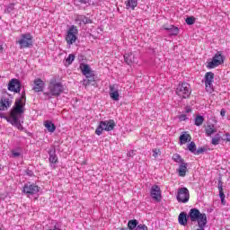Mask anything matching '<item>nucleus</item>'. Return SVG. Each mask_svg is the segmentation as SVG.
Listing matches in <instances>:
<instances>
[{"label": "nucleus", "instance_id": "29", "mask_svg": "<svg viewBox=\"0 0 230 230\" xmlns=\"http://www.w3.org/2000/svg\"><path fill=\"white\" fill-rule=\"evenodd\" d=\"M172 160L174 161V163H177L178 164H182V163H185L184 159L179 154H174L172 155Z\"/></svg>", "mask_w": 230, "mask_h": 230}, {"label": "nucleus", "instance_id": "16", "mask_svg": "<svg viewBox=\"0 0 230 230\" xmlns=\"http://www.w3.org/2000/svg\"><path fill=\"white\" fill-rule=\"evenodd\" d=\"M124 60L128 66H132V64H137V57L136 53L128 52L124 55Z\"/></svg>", "mask_w": 230, "mask_h": 230}, {"label": "nucleus", "instance_id": "45", "mask_svg": "<svg viewBox=\"0 0 230 230\" xmlns=\"http://www.w3.org/2000/svg\"><path fill=\"white\" fill-rule=\"evenodd\" d=\"M224 141H228L230 143V135L226 134V137L224 138Z\"/></svg>", "mask_w": 230, "mask_h": 230}, {"label": "nucleus", "instance_id": "15", "mask_svg": "<svg viewBox=\"0 0 230 230\" xmlns=\"http://www.w3.org/2000/svg\"><path fill=\"white\" fill-rule=\"evenodd\" d=\"M21 81L19 79H11L8 84V91H11L12 93H21Z\"/></svg>", "mask_w": 230, "mask_h": 230}, {"label": "nucleus", "instance_id": "25", "mask_svg": "<svg viewBox=\"0 0 230 230\" xmlns=\"http://www.w3.org/2000/svg\"><path fill=\"white\" fill-rule=\"evenodd\" d=\"M188 141H191V136L190 134L185 132L180 136V145H186Z\"/></svg>", "mask_w": 230, "mask_h": 230}, {"label": "nucleus", "instance_id": "1", "mask_svg": "<svg viewBox=\"0 0 230 230\" xmlns=\"http://www.w3.org/2000/svg\"><path fill=\"white\" fill-rule=\"evenodd\" d=\"M188 218L190 222H198L199 229H204L208 224V216L205 213H200L198 208H191L189 212Z\"/></svg>", "mask_w": 230, "mask_h": 230}, {"label": "nucleus", "instance_id": "41", "mask_svg": "<svg viewBox=\"0 0 230 230\" xmlns=\"http://www.w3.org/2000/svg\"><path fill=\"white\" fill-rule=\"evenodd\" d=\"M191 111H192L191 106H186L184 109L185 114H190V112H191Z\"/></svg>", "mask_w": 230, "mask_h": 230}, {"label": "nucleus", "instance_id": "5", "mask_svg": "<svg viewBox=\"0 0 230 230\" xmlns=\"http://www.w3.org/2000/svg\"><path fill=\"white\" fill-rule=\"evenodd\" d=\"M116 128V122L114 120L110 119V120H104L101 121L95 129V134L97 136H102L103 134V131L105 130L106 132H111Z\"/></svg>", "mask_w": 230, "mask_h": 230}, {"label": "nucleus", "instance_id": "7", "mask_svg": "<svg viewBox=\"0 0 230 230\" xmlns=\"http://www.w3.org/2000/svg\"><path fill=\"white\" fill-rule=\"evenodd\" d=\"M177 96L186 100L191 95V85L189 83H180L175 91Z\"/></svg>", "mask_w": 230, "mask_h": 230}, {"label": "nucleus", "instance_id": "13", "mask_svg": "<svg viewBox=\"0 0 230 230\" xmlns=\"http://www.w3.org/2000/svg\"><path fill=\"white\" fill-rule=\"evenodd\" d=\"M4 119L8 121V123H11L14 127H17V128H22V123L23 122L22 117L19 116H3Z\"/></svg>", "mask_w": 230, "mask_h": 230}, {"label": "nucleus", "instance_id": "37", "mask_svg": "<svg viewBox=\"0 0 230 230\" xmlns=\"http://www.w3.org/2000/svg\"><path fill=\"white\" fill-rule=\"evenodd\" d=\"M188 149L190 150V152L195 153V151L197 150V146L195 145V142H190L188 145Z\"/></svg>", "mask_w": 230, "mask_h": 230}, {"label": "nucleus", "instance_id": "14", "mask_svg": "<svg viewBox=\"0 0 230 230\" xmlns=\"http://www.w3.org/2000/svg\"><path fill=\"white\" fill-rule=\"evenodd\" d=\"M75 22L78 26H85V24H93V20L84 14H75Z\"/></svg>", "mask_w": 230, "mask_h": 230}, {"label": "nucleus", "instance_id": "6", "mask_svg": "<svg viewBox=\"0 0 230 230\" xmlns=\"http://www.w3.org/2000/svg\"><path fill=\"white\" fill-rule=\"evenodd\" d=\"M16 44L20 45V49L31 48L33 46V36L30 32L21 34L20 39L16 40Z\"/></svg>", "mask_w": 230, "mask_h": 230}, {"label": "nucleus", "instance_id": "9", "mask_svg": "<svg viewBox=\"0 0 230 230\" xmlns=\"http://www.w3.org/2000/svg\"><path fill=\"white\" fill-rule=\"evenodd\" d=\"M224 63V56L222 53L217 52L212 58L211 61L208 62L207 67L208 69H215V67H218V66H222Z\"/></svg>", "mask_w": 230, "mask_h": 230}, {"label": "nucleus", "instance_id": "2", "mask_svg": "<svg viewBox=\"0 0 230 230\" xmlns=\"http://www.w3.org/2000/svg\"><path fill=\"white\" fill-rule=\"evenodd\" d=\"M49 93H44L45 96L51 98V96H60L64 93V85L62 83L57 82V79H51L49 84Z\"/></svg>", "mask_w": 230, "mask_h": 230}, {"label": "nucleus", "instance_id": "19", "mask_svg": "<svg viewBox=\"0 0 230 230\" xmlns=\"http://www.w3.org/2000/svg\"><path fill=\"white\" fill-rule=\"evenodd\" d=\"M110 96L115 102H118V100H119V92L118 90V85L113 84L110 86Z\"/></svg>", "mask_w": 230, "mask_h": 230}, {"label": "nucleus", "instance_id": "39", "mask_svg": "<svg viewBox=\"0 0 230 230\" xmlns=\"http://www.w3.org/2000/svg\"><path fill=\"white\" fill-rule=\"evenodd\" d=\"M159 154H161V151L159 149H153V157H155V159H157V157H159Z\"/></svg>", "mask_w": 230, "mask_h": 230}, {"label": "nucleus", "instance_id": "44", "mask_svg": "<svg viewBox=\"0 0 230 230\" xmlns=\"http://www.w3.org/2000/svg\"><path fill=\"white\" fill-rule=\"evenodd\" d=\"M21 154L15 150L12 151V157H20Z\"/></svg>", "mask_w": 230, "mask_h": 230}, {"label": "nucleus", "instance_id": "47", "mask_svg": "<svg viewBox=\"0 0 230 230\" xmlns=\"http://www.w3.org/2000/svg\"><path fill=\"white\" fill-rule=\"evenodd\" d=\"M220 114L221 116H226V110L222 109Z\"/></svg>", "mask_w": 230, "mask_h": 230}, {"label": "nucleus", "instance_id": "21", "mask_svg": "<svg viewBox=\"0 0 230 230\" xmlns=\"http://www.w3.org/2000/svg\"><path fill=\"white\" fill-rule=\"evenodd\" d=\"M177 172L180 177H186V172H188V164L186 162L180 164Z\"/></svg>", "mask_w": 230, "mask_h": 230}, {"label": "nucleus", "instance_id": "4", "mask_svg": "<svg viewBox=\"0 0 230 230\" xmlns=\"http://www.w3.org/2000/svg\"><path fill=\"white\" fill-rule=\"evenodd\" d=\"M82 74L85 76V79L83 80V85L87 87L88 85H94L96 82L94 78V71L91 70L89 65H82L81 66Z\"/></svg>", "mask_w": 230, "mask_h": 230}, {"label": "nucleus", "instance_id": "28", "mask_svg": "<svg viewBox=\"0 0 230 230\" xmlns=\"http://www.w3.org/2000/svg\"><path fill=\"white\" fill-rule=\"evenodd\" d=\"M49 163H51L52 164H55L56 163H58V158L57 157V154L55 153V151H50L49 152Z\"/></svg>", "mask_w": 230, "mask_h": 230}, {"label": "nucleus", "instance_id": "42", "mask_svg": "<svg viewBox=\"0 0 230 230\" xmlns=\"http://www.w3.org/2000/svg\"><path fill=\"white\" fill-rule=\"evenodd\" d=\"M204 152H206V148L200 147L197 150L196 154L199 155V154H204Z\"/></svg>", "mask_w": 230, "mask_h": 230}, {"label": "nucleus", "instance_id": "36", "mask_svg": "<svg viewBox=\"0 0 230 230\" xmlns=\"http://www.w3.org/2000/svg\"><path fill=\"white\" fill-rule=\"evenodd\" d=\"M185 22H186V24H188L189 26H191L192 24H195V17L193 16L187 17Z\"/></svg>", "mask_w": 230, "mask_h": 230}, {"label": "nucleus", "instance_id": "20", "mask_svg": "<svg viewBox=\"0 0 230 230\" xmlns=\"http://www.w3.org/2000/svg\"><path fill=\"white\" fill-rule=\"evenodd\" d=\"M10 105H12V101H10V99L3 97L0 100V111H7Z\"/></svg>", "mask_w": 230, "mask_h": 230}, {"label": "nucleus", "instance_id": "50", "mask_svg": "<svg viewBox=\"0 0 230 230\" xmlns=\"http://www.w3.org/2000/svg\"><path fill=\"white\" fill-rule=\"evenodd\" d=\"M196 116H199V114H196Z\"/></svg>", "mask_w": 230, "mask_h": 230}, {"label": "nucleus", "instance_id": "32", "mask_svg": "<svg viewBox=\"0 0 230 230\" xmlns=\"http://www.w3.org/2000/svg\"><path fill=\"white\" fill-rule=\"evenodd\" d=\"M136 227H137V220H129L128 223V229L133 230L136 229Z\"/></svg>", "mask_w": 230, "mask_h": 230}, {"label": "nucleus", "instance_id": "40", "mask_svg": "<svg viewBox=\"0 0 230 230\" xmlns=\"http://www.w3.org/2000/svg\"><path fill=\"white\" fill-rule=\"evenodd\" d=\"M136 230H148V227L145 225H138Z\"/></svg>", "mask_w": 230, "mask_h": 230}, {"label": "nucleus", "instance_id": "11", "mask_svg": "<svg viewBox=\"0 0 230 230\" xmlns=\"http://www.w3.org/2000/svg\"><path fill=\"white\" fill-rule=\"evenodd\" d=\"M176 199L178 202L186 204L190 200V190L186 187H181L178 189Z\"/></svg>", "mask_w": 230, "mask_h": 230}, {"label": "nucleus", "instance_id": "3", "mask_svg": "<svg viewBox=\"0 0 230 230\" xmlns=\"http://www.w3.org/2000/svg\"><path fill=\"white\" fill-rule=\"evenodd\" d=\"M26 103V93L22 92L21 98L16 99L11 111L10 116H21L24 113V105Z\"/></svg>", "mask_w": 230, "mask_h": 230}, {"label": "nucleus", "instance_id": "49", "mask_svg": "<svg viewBox=\"0 0 230 230\" xmlns=\"http://www.w3.org/2000/svg\"><path fill=\"white\" fill-rule=\"evenodd\" d=\"M0 51H3V47L2 46H0Z\"/></svg>", "mask_w": 230, "mask_h": 230}, {"label": "nucleus", "instance_id": "27", "mask_svg": "<svg viewBox=\"0 0 230 230\" xmlns=\"http://www.w3.org/2000/svg\"><path fill=\"white\" fill-rule=\"evenodd\" d=\"M75 6H82V4L91 5V0H74Z\"/></svg>", "mask_w": 230, "mask_h": 230}, {"label": "nucleus", "instance_id": "22", "mask_svg": "<svg viewBox=\"0 0 230 230\" xmlns=\"http://www.w3.org/2000/svg\"><path fill=\"white\" fill-rule=\"evenodd\" d=\"M43 125H44L45 128H47L48 132L53 133V132H55V130H57V127L50 120H45L43 122Z\"/></svg>", "mask_w": 230, "mask_h": 230}, {"label": "nucleus", "instance_id": "30", "mask_svg": "<svg viewBox=\"0 0 230 230\" xmlns=\"http://www.w3.org/2000/svg\"><path fill=\"white\" fill-rule=\"evenodd\" d=\"M217 132V129H215L214 125H208L206 128V134L207 136H211L212 134H215Z\"/></svg>", "mask_w": 230, "mask_h": 230}, {"label": "nucleus", "instance_id": "46", "mask_svg": "<svg viewBox=\"0 0 230 230\" xmlns=\"http://www.w3.org/2000/svg\"><path fill=\"white\" fill-rule=\"evenodd\" d=\"M186 116H180V121H186Z\"/></svg>", "mask_w": 230, "mask_h": 230}, {"label": "nucleus", "instance_id": "34", "mask_svg": "<svg viewBox=\"0 0 230 230\" xmlns=\"http://www.w3.org/2000/svg\"><path fill=\"white\" fill-rule=\"evenodd\" d=\"M219 190V197L221 199L222 204H224V200L226 199V194H224V189L222 188V185H218Z\"/></svg>", "mask_w": 230, "mask_h": 230}, {"label": "nucleus", "instance_id": "48", "mask_svg": "<svg viewBox=\"0 0 230 230\" xmlns=\"http://www.w3.org/2000/svg\"><path fill=\"white\" fill-rule=\"evenodd\" d=\"M119 230H130V229H128V227H122V228H119Z\"/></svg>", "mask_w": 230, "mask_h": 230}, {"label": "nucleus", "instance_id": "12", "mask_svg": "<svg viewBox=\"0 0 230 230\" xmlns=\"http://www.w3.org/2000/svg\"><path fill=\"white\" fill-rule=\"evenodd\" d=\"M22 191L27 195V197H31V195H36V193H39V191H40V188L35 183L28 182L23 186Z\"/></svg>", "mask_w": 230, "mask_h": 230}, {"label": "nucleus", "instance_id": "10", "mask_svg": "<svg viewBox=\"0 0 230 230\" xmlns=\"http://www.w3.org/2000/svg\"><path fill=\"white\" fill-rule=\"evenodd\" d=\"M204 82H205V89L207 93H213L214 91L213 83L215 82V73L207 72L205 74Z\"/></svg>", "mask_w": 230, "mask_h": 230}, {"label": "nucleus", "instance_id": "33", "mask_svg": "<svg viewBox=\"0 0 230 230\" xmlns=\"http://www.w3.org/2000/svg\"><path fill=\"white\" fill-rule=\"evenodd\" d=\"M15 10V4H9L5 6V13H12Z\"/></svg>", "mask_w": 230, "mask_h": 230}, {"label": "nucleus", "instance_id": "24", "mask_svg": "<svg viewBox=\"0 0 230 230\" xmlns=\"http://www.w3.org/2000/svg\"><path fill=\"white\" fill-rule=\"evenodd\" d=\"M164 29L166 30V31H169L170 35H179V28L175 27L174 25H170L169 27L164 26Z\"/></svg>", "mask_w": 230, "mask_h": 230}, {"label": "nucleus", "instance_id": "43", "mask_svg": "<svg viewBox=\"0 0 230 230\" xmlns=\"http://www.w3.org/2000/svg\"><path fill=\"white\" fill-rule=\"evenodd\" d=\"M127 155L128 157H134V155H136V151L130 150L128 152Z\"/></svg>", "mask_w": 230, "mask_h": 230}, {"label": "nucleus", "instance_id": "17", "mask_svg": "<svg viewBox=\"0 0 230 230\" xmlns=\"http://www.w3.org/2000/svg\"><path fill=\"white\" fill-rule=\"evenodd\" d=\"M34 86L32 87V91L34 93H42L44 91L45 83L40 78H36L33 81Z\"/></svg>", "mask_w": 230, "mask_h": 230}, {"label": "nucleus", "instance_id": "38", "mask_svg": "<svg viewBox=\"0 0 230 230\" xmlns=\"http://www.w3.org/2000/svg\"><path fill=\"white\" fill-rule=\"evenodd\" d=\"M220 143V136L217 135L212 138V145H218Z\"/></svg>", "mask_w": 230, "mask_h": 230}, {"label": "nucleus", "instance_id": "23", "mask_svg": "<svg viewBox=\"0 0 230 230\" xmlns=\"http://www.w3.org/2000/svg\"><path fill=\"white\" fill-rule=\"evenodd\" d=\"M126 10H136L137 7V0H128L125 2Z\"/></svg>", "mask_w": 230, "mask_h": 230}, {"label": "nucleus", "instance_id": "35", "mask_svg": "<svg viewBox=\"0 0 230 230\" xmlns=\"http://www.w3.org/2000/svg\"><path fill=\"white\" fill-rule=\"evenodd\" d=\"M202 123H204V117L197 116L195 119V125H197V127H200Z\"/></svg>", "mask_w": 230, "mask_h": 230}, {"label": "nucleus", "instance_id": "26", "mask_svg": "<svg viewBox=\"0 0 230 230\" xmlns=\"http://www.w3.org/2000/svg\"><path fill=\"white\" fill-rule=\"evenodd\" d=\"M178 220L181 226H186L188 224V215L185 212H181L178 217Z\"/></svg>", "mask_w": 230, "mask_h": 230}, {"label": "nucleus", "instance_id": "31", "mask_svg": "<svg viewBox=\"0 0 230 230\" xmlns=\"http://www.w3.org/2000/svg\"><path fill=\"white\" fill-rule=\"evenodd\" d=\"M75 54H69L68 57L66 58L65 66H71L73 62H75Z\"/></svg>", "mask_w": 230, "mask_h": 230}, {"label": "nucleus", "instance_id": "8", "mask_svg": "<svg viewBox=\"0 0 230 230\" xmlns=\"http://www.w3.org/2000/svg\"><path fill=\"white\" fill-rule=\"evenodd\" d=\"M77 35L78 28L75 25L70 26L66 35V44L69 46H71V44H75L76 42V39H78Z\"/></svg>", "mask_w": 230, "mask_h": 230}, {"label": "nucleus", "instance_id": "18", "mask_svg": "<svg viewBox=\"0 0 230 230\" xmlns=\"http://www.w3.org/2000/svg\"><path fill=\"white\" fill-rule=\"evenodd\" d=\"M151 197L156 202H159V200H161V188H159V186H157V185L152 186Z\"/></svg>", "mask_w": 230, "mask_h": 230}]
</instances>
